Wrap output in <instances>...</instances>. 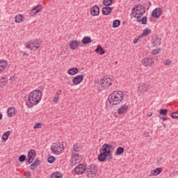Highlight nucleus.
I'll return each instance as SVG.
<instances>
[{"label":"nucleus","mask_w":178,"mask_h":178,"mask_svg":"<svg viewBox=\"0 0 178 178\" xmlns=\"http://www.w3.org/2000/svg\"><path fill=\"white\" fill-rule=\"evenodd\" d=\"M144 13H145V7L143 5H135L131 9V15L136 19V22L142 24H147L148 18L147 16L143 17Z\"/></svg>","instance_id":"nucleus-1"},{"label":"nucleus","mask_w":178,"mask_h":178,"mask_svg":"<svg viewBox=\"0 0 178 178\" xmlns=\"http://www.w3.org/2000/svg\"><path fill=\"white\" fill-rule=\"evenodd\" d=\"M28 102L26 105L29 109H31L34 105H38L42 98V92L40 90H35L29 95Z\"/></svg>","instance_id":"nucleus-2"},{"label":"nucleus","mask_w":178,"mask_h":178,"mask_svg":"<svg viewBox=\"0 0 178 178\" xmlns=\"http://www.w3.org/2000/svg\"><path fill=\"white\" fill-rule=\"evenodd\" d=\"M123 98H124L123 92L117 90L109 95L108 102L111 105L116 106L122 103Z\"/></svg>","instance_id":"nucleus-3"},{"label":"nucleus","mask_w":178,"mask_h":178,"mask_svg":"<svg viewBox=\"0 0 178 178\" xmlns=\"http://www.w3.org/2000/svg\"><path fill=\"white\" fill-rule=\"evenodd\" d=\"M98 172V169L97 168V165L92 164L89 165L88 168H86L85 173L88 178H92L95 177V175Z\"/></svg>","instance_id":"nucleus-4"},{"label":"nucleus","mask_w":178,"mask_h":178,"mask_svg":"<svg viewBox=\"0 0 178 178\" xmlns=\"http://www.w3.org/2000/svg\"><path fill=\"white\" fill-rule=\"evenodd\" d=\"M63 145L60 143H53L51 146V151L54 155H60L61 152H63Z\"/></svg>","instance_id":"nucleus-5"},{"label":"nucleus","mask_w":178,"mask_h":178,"mask_svg":"<svg viewBox=\"0 0 178 178\" xmlns=\"http://www.w3.org/2000/svg\"><path fill=\"white\" fill-rule=\"evenodd\" d=\"M26 47L30 49V51H33H33H36V49L40 48V42L38 40H31L26 43Z\"/></svg>","instance_id":"nucleus-6"},{"label":"nucleus","mask_w":178,"mask_h":178,"mask_svg":"<svg viewBox=\"0 0 178 178\" xmlns=\"http://www.w3.org/2000/svg\"><path fill=\"white\" fill-rule=\"evenodd\" d=\"M111 148H112V145L104 143L102 145V149L100 150V152L109 156L108 161H111V159H112V154H111Z\"/></svg>","instance_id":"nucleus-7"},{"label":"nucleus","mask_w":178,"mask_h":178,"mask_svg":"<svg viewBox=\"0 0 178 178\" xmlns=\"http://www.w3.org/2000/svg\"><path fill=\"white\" fill-rule=\"evenodd\" d=\"M100 86L104 90L112 86V79L111 77L104 78L100 83Z\"/></svg>","instance_id":"nucleus-8"},{"label":"nucleus","mask_w":178,"mask_h":178,"mask_svg":"<svg viewBox=\"0 0 178 178\" xmlns=\"http://www.w3.org/2000/svg\"><path fill=\"white\" fill-rule=\"evenodd\" d=\"M149 86L150 85L148 83H141L138 88V92L139 94H145V92H148Z\"/></svg>","instance_id":"nucleus-9"},{"label":"nucleus","mask_w":178,"mask_h":178,"mask_svg":"<svg viewBox=\"0 0 178 178\" xmlns=\"http://www.w3.org/2000/svg\"><path fill=\"white\" fill-rule=\"evenodd\" d=\"M37 156V153L35 150L31 149L30 151L28 152V163H33L34 159Z\"/></svg>","instance_id":"nucleus-10"},{"label":"nucleus","mask_w":178,"mask_h":178,"mask_svg":"<svg viewBox=\"0 0 178 178\" xmlns=\"http://www.w3.org/2000/svg\"><path fill=\"white\" fill-rule=\"evenodd\" d=\"M142 63L145 67H148V66H152L155 60L152 58H145L142 60Z\"/></svg>","instance_id":"nucleus-11"},{"label":"nucleus","mask_w":178,"mask_h":178,"mask_svg":"<svg viewBox=\"0 0 178 178\" xmlns=\"http://www.w3.org/2000/svg\"><path fill=\"white\" fill-rule=\"evenodd\" d=\"M152 16L154 19H159L162 16V8H156L152 12Z\"/></svg>","instance_id":"nucleus-12"},{"label":"nucleus","mask_w":178,"mask_h":178,"mask_svg":"<svg viewBox=\"0 0 178 178\" xmlns=\"http://www.w3.org/2000/svg\"><path fill=\"white\" fill-rule=\"evenodd\" d=\"M86 165L83 164H79L75 168L74 172L76 175H83L84 172H86Z\"/></svg>","instance_id":"nucleus-13"},{"label":"nucleus","mask_w":178,"mask_h":178,"mask_svg":"<svg viewBox=\"0 0 178 178\" xmlns=\"http://www.w3.org/2000/svg\"><path fill=\"white\" fill-rule=\"evenodd\" d=\"M152 43L153 47H159L162 44V38L158 35L154 36L152 38Z\"/></svg>","instance_id":"nucleus-14"},{"label":"nucleus","mask_w":178,"mask_h":178,"mask_svg":"<svg viewBox=\"0 0 178 178\" xmlns=\"http://www.w3.org/2000/svg\"><path fill=\"white\" fill-rule=\"evenodd\" d=\"M84 80V76L83 74H79L78 76H76L72 79V83L74 86H77L81 83Z\"/></svg>","instance_id":"nucleus-15"},{"label":"nucleus","mask_w":178,"mask_h":178,"mask_svg":"<svg viewBox=\"0 0 178 178\" xmlns=\"http://www.w3.org/2000/svg\"><path fill=\"white\" fill-rule=\"evenodd\" d=\"M128 110L129 106L126 104H124L118 109V115H124Z\"/></svg>","instance_id":"nucleus-16"},{"label":"nucleus","mask_w":178,"mask_h":178,"mask_svg":"<svg viewBox=\"0 0 178 178\" xmlns=\"http://www.w3.org/2000/svg\"><path fill=\"white\" fill-rule=\"evenodd\" d=\"M92 16H98L99 15V7L97 5L92 6L90 9Z\"/></svg>","instance_id":"nucleus-17"},{"label":"nucleus","mask_w":178,"mask_h":178,"mask_svg":"<svg viewBox=\"0 0 178 178\" xmlns=\"http://www.w3.org/2000/svg\"><path fill=\"white\" fill-rule=\"evenodd\" d=\"M161 173H162V168H156L150 172L149 176L152 177L153 176H158V175H161Z\"/></svg>","instance_id":"nucleus-18"},{"label":"nucleus","mask_w":178,"mask_h":178,"mask_svg":"<svg viewBox=\"0 0 178 178\" xmlns=\"http://www.w3.org/2000/svg\"><path fill=\"white\" fill-rule=\"evenodd\" d=\"M79 45H80V42L77 40H72L70 42V49H72V51L76 49Z\"/></svg>","instance_id":"nucleus-19"},{"label":"nucleus","mask_w":178,"mask_h":178,"mask_svg":"<svg viewBox=\"0 0 178 178\" xmlns=\"http://www.w3.org/2000/svg\"><path fill=\"white\" fill-rule=\"evenodd\" d=\"M8 67V61L0 60V72H3Z\"/></svg>","instance_id":"nucleus-20"},{"label":"nucleus","mask_w":178,"mask_h":178,"mask_svg":"<svg viewBox=\"0 0 178 178\" xmlns=\"http://www.w3.org/2000/svg\"><path fill=\"white\" fill-rule=\"evenodd\" d=\"M41 163V161H40V159H36L31 165H30V168L31 170H35V169H37L38 166H40Z\"/></svg>","instance_id":"nucleus-21"},{"label":"nucleus","mask_w":178,"mask_h":178,"mask_svg":"<svg viewBox=\"0 0 178 178\" xmlns=\"http://www.w3.org/2000/svg\"><path fill=\"white\" fill-rule=\"evenodd\" d=\"M67 73L68 74H70V76H74V74H77V73H79V68L77 67L70 68L67 70Z\"/></svg>","instance_id":"nucleus-22"},{"label":"nucleus","mask_w":178,"mask_h":178,"mask_svg":"<svg viewBox=\"0 0 178 178\" xmlns=\"http://www.w3.org/2000/svg\"><path fill=\"white\" fill-rule=\"evenodd\" d=\"M112 13V8L111 7H104L102 8V14L104 15V16H108V15H109V13Z\"/></svg>","instance_id":"nucleus-23"},{"label":"nucleus","mask_w":178,"mask_h":178,"mask_svg":"<svg viewBox=\"0 0 178 178\" xmlns=\"http://www.w3.org/2000/svg\"><path fill=\"white\" fill-rule=\"evenodd\" d=\"M15 23H23V22H24V18L23 17V15L20 14L17 15L15 17Z\"/></svg>","instance_id":"nucleus-24"},{"label":"nucleus","mask_w":178,"mask_h":178,"mask_svg":"<svg viewBox=\"0 0 178 178\" xmlns=\"http://www.w3.org/2000/svg\"><path fill=\"white\" fill-rule=\"evenodd\" d=\"M95 51H96L97 54H99V55H104V54H105V50L104 48H102V47H101L100 44L97 45V47Z\"/></svg>","instance_id":"nucleus-25"},{"label":"nucleus","mask_w":178,"mask_h":178,"mask_svg":"<svg viewBox=\"0 0 178 178\" xmlns=\"http://www.w3.org/2000/svg\"><path fill=\"white\" fill-rule=\"evenodd\" d=\"M7 113L8 118H13V116L16 115V113H15V108L10 107L9 108H8Z\"/></svg>","instance_id":"nucleus-26"},{"label":"nucleus","mask_w":178,"mask_h":178,"mask_svg":"<svg viewBox=\"0 0 178 178\" xmlns=\"http://www.w3.org/2000/svg\"><path fill=\"white\" fill-rule=\"evenodd\" d=\"M91 42H92L91 38L88 36L84 37L81 40L82 44H83L84 45L91 44Z\"/></svg>","instance_id":"nucleus-27"},{"label":"nucleus","mask_w":178,"mask_h":178,"mask_svg":"<svg viewBox=\"0 0 178 178\" xmlns=\"http://www.w3.org/2000/svg\"><path fill=\"white\" fill-rule=\"evenodd\" d=\"M72 162H80L81 157H80V155L79 154H74L72 153Z\"/></svg>","instance_id":"nucleus-28"},{"label":"nucleus","mask_w":178,"mask_h":178,"mask_svg":"<svg viewBox=\"0 0 178 178\" xmlns=\"http://www.w3.org/2000/svg\"><path fill=\"white\" fill-rule=\"evenodd\" d=\"M107 154H105L104 153L100 152V154L98 155V161L99 162H104L105 159H106Z\"/></svg>","instance_id":"nucleus-29"},{"label":"nucleus","mask_w":178,"mask_h":178,"mask_svg":"<svg viewBox=\"0 0 178 178\" xmlns=\"http://www.w3.org/2000/svg\"><path fill=\"white\" fill-rule=\"evenodd\" d=\"M63 177V175L60 172H53L51 175V178H62Z\"/></svg>","instance_id":"nucleus-30"},{"label":"nucleus","mask_w":178,"mask_h":178,"mask_svg":"<svg viewBox=\"0 0 178 178\" xmlns=\"http://www.w3.org/2000/svg\"><path fill=\"white\" fill-rule=\"evenodd\" d=\"M8 84V79L6 77L0 79V87H3Z\"/></svg>","instance_id":"nucleus-31"},{"label":"nucleus","mask_w":178,"mask_h":178,"mask_svg":"<svg viewBox=\"0 0 178 178\" xmlns=\"http://www.w3.org/2000/svg\"><path fill=\"white\" fill-rule=\"evenodd\" d=\"M10 131H7L3 134L2 140H4V142L8 140L9 136H10Z\"/></svg>","instance_id":"nucleus-32"},{"label":"nucleus","mask_w":178,"mask_h":178,"mask_svg":"<svg viewBox=\"0 0 178 178\" xmlns=\"http://www.w3.org/2000/svg\"><path fill=\"white\" fill-rule=\"evenodd\" d=\"M124 152V148L122 147H118L115 152V155H122Z\"/></svg>","instance_id":"nucleus-33"},{"label":"nucleus","mask_w":178,"mask_h":178,"mask_svg":"<svg viewBox=\"0 0 178 178\" xmlns=\"http://www.w3.org/2000/svg\"><path fill=\"white\" fill-rule=\"evenodd\" d=\"M120 26V20L115 19L113 22V29H116Z\"/></svg>","instance_id":"nucleus-34"},{"label":"nucleus","mask_w":178,"mask_h":178,"mask_svg":"<svg viewBox=\"0 0 178 178\" xmlns=\"http://www.w3.org/2000/svg\"><path fill=\"white\" fill-rule=\"evenodd\" d=\"M112 3H113V0H103V5H104V6L106 7L111 6Z\"/></svg>","instance_id":"nucleus-35"},{"label":"nucleus","mask_w":178,"mask_h":178,"mask_svg":"<svg viewBox=\"0 0 178 178\" xmlns=\"http://www.w3.org/2000/svg\"><path fill=\"white\" fill-rule=\"evenodd\" d=\"M151 33V29L146 28L143 32V35H145V37H147V35H148V34Z\"/></svg>","instance_id":"nucleus-36"},{"label":"nucleus","mask_w":178,"mask_h":178,"mask_svg":"<svg viewBox=\"0 0 178 178\" xmlns=\"http://www.w3.org/2000/svg\"><path fill=\"white\" fill-rule=\"evenodd\" d=\"M56 159L55 157H54V156H50L49 157H48L47 159V162L49 163H54L55 162V160Z\"/></svg>","instance_id":"nucleus-37"},{"label":"nucleus","mask_w":178,"mask_h":178,"mask_svg":"<svg viewBox=\"0 0 178 178\" xmlns=\"http://www.w3.org/2000/svg\"><path fill=\"white\" fill-rule=\"evenodd\" d=\"M159 115H163V116H166V115H168V109H160Z\"/></svg>","instance_id":"nucleus-38"},{"label":"nucleus","mask_w":178,"mask_h":178,"mask_svg":"<svg viewBox=\"0 0 178 178\" xmlns=\"http://www.w3.org/2000/svg\"><path fill=\"white\" fill-rule=\"evenodd\" d=\"M160 52H161V48L153 49L152 51V55H158V54H159Z\"/></svg>","instance_id":"nucleus-39"},{"label":"nucleus","mask_w":178,"mask_h":178,"mask_svg":"<svg viewBox=\"0 0 178 178\" xmlns=\"http://www.w3.org/2000/svg\"><path fill=\"white\" fill-rule=\"evenodd\" d=\"M37 13H38V11L36 10L35 8H33L31 10V16H35V15H37Z\"/></svg>","instance_id":"nucleus-40"},{"label":"nucleus","mask_w":178,"mask_h":178,"mask_svg":"<svg viewBox=\"0 0 178 178\" xmlns=\"http://www.w3.org/2000/svg\"><path fill=\"white\" fill-rule=\"evenodd\" d=\"M19 161L20 162H24V161H26V155L22 154V155L19 156Z\"/></svg>","instance_id":"nucleus-41"},{"label":"nucleus","mask_w":178,"mask_h":178,"mask_svg":"<svg viewBox=\"0 0 178 178\" xmlns=\"http://www.w3.org/2000/svg\"><path fill=\"white\" fill-rule=\"evenodd\" d=\"M35 9H36L38 13L41 12V10H42V5L40 4L37 6L36 7H35Z\"/></svg>","instance_id":"nucleus-42"},{"label":"nucleus","mask_w":178,"mask_h":178,"mask_svg":"<svg viewBox=\"0 0 178 178\" xmlns=\"http://www.w3.org/2000/svg\"><path fill=\"white\" fill-rule=\"evenodd\" d=\"M172 119H178V112H173L171 115Z\"/></svg>","instance_id":"nucleus-43"},{"label":"nucleus","mask_w":178,"mask_h":178,"mask_svg":"<svg viewBox=\"0 0 178 178\" xmlns=\"http://www.w3.org/2000/svg\"><path fill=\"white\" fill-rule=\"evenodd\" d=\"M164 64H165L166 66H170V65H172V60H170V59H167V60H165Z\"/></svg>","instance_id":"nucleus-44"},{"label":"nucleus","mask_w":178,"mask_h":178,"mask_svg":"<svg viewBox=\"0 0 178 178\" xmlns=\"http://www.w3.org/2000/svg\"><path fill=\"white\" fill-rule=\"evenodd\" d=\"M41 126H42V124L41 123H36L33 126V129H41Z\"/></svg>","instance_id":"nucleus-45"},{"label":"nucleus","mask_w":178,"mask_h":178,"mask_svg":"<svg viewBox=\"0 0 178 178\" xmlns=\"http://www.w3.org/2000/svg\"><path fill=\"white\" fill-rule=\"evenodd\" d=\"M73 151L74 152H79V145H74Z\"/></svg>","instance_id":"nucleus-46"},{"label":"nucleus","mask_w":178,"mask_h":178,"mask_svg":"<svg viewBox=\"0 0 178 178\" xmlns=\"http://www.w3.org/2000/svg\"><path fill=\"white\" fill-rule=\"evenodd\" d=\"M53 102L54 104H58L59 102V97H56L53 98Z\"/></svg>","instance_id":"nucleus-47"},{"label":"nucleus","mask_w":178,"mask_h":178,"mask_svg":"<svg viewBox=\"0 0 178 178\" xmlns=\"http://www.w3.org/2000/svg\"><path fill=\"white\" fill-rule=\"evenodd\" d=\"M25 177L26 178H31V174L30 173V172H27L25 173Z\"/></svg>","instance_id":"nucleus-48"},{"label":"nucleus","mask_w":178,"mask_h":178,"mask_svg":"<svg viewBox=\"0 0 178 178\" xmlns=\"http://www.w3.org/2000/svg\"><path fill=\"white\" fill-rule=\"evenodd\" d=\"M138 41H140V38H135L133 40V43L134 44H137V42H138Z\"/></svg>","instance_id":"nucleus-49"},{"label":"nucleus","mask_w":178,"mask_h":178,"mask_svg":"<svg viewBox=\"0 0 178 178\" xmlns=\"http://www.w3.org/2000/svg\"><path fill=\"white\" fill-rule=\"evenodd\" d=\"M176 175H178V171H174L170 176V177H173V176H175Z\"/></svg>","instance_id":"nucleus-50"},{"label":"nucleus","mask_w":178,"mask_h":178,"mask_svg":"<svg viewBox=\"0 0 178 178\" xmlns=\"http://www.w3.org/2000/svg\"><path fill=\"white\" fill-rule=\"evenodd\" d=\"M61 94H62V90L58 89V90L56 91V95H60Z\"/></svg>","instance_id":"nucleus-51"},{"label":"nucleus","mask_w":178,"mask_h":178,"mask_svg":"<svg viewBox=\"0 0 178 178\" xmlns=\"http://www.w3.org/2000/svg\"><path fill=\"white\" fill-rule=\"evenodd\" d=\"M9 80H10V83H13V81H15V76H10Z\"/></svg>","instance_id":"nucleus-52"},{"label":"nucleus","mask_w":178,"mask_h":178,"mask_svg":"<svg viewBox=\"0 0 178 178\" xmlns=\"http://www.w3.org/2000/svg\"><path fill=\"white\" fill-rule=\"evenodd\" d=\"M160 119L163 120V122H166V120H168V118L166 117H161Z\"/></svg>","instance_id":"nucleus-53"},{"label":"nucleus","mask_w":178,"mask_h":178,"mask_svg":"<svg viewBox=\"0 0 178 178\" xmlns=\"http://www.w3.org/2000/svg\"><path fill=\"white\" fill-rule=\"evenodd\" d=\"M142 37H145V35H143V33H141L140 35H139L138 37V38H139V40H140V38H142Z\"/></svg>","instance_id":"nucleus-54"},{"label":"nucleus","mask_w":178,"mask_h":178,"mask_svg":"<svg viewBox=\"0 0 178 178\" xmlns=\"http://www.w3.org/2000/svg\"><path fill=\"white\" fill-rule=\"evenodd\" d=\"M23 56H29V54L24 52L23 53Z\"/></svg>","instance_id":"nucleus-55"},{"label":"nucleus","mask_w":178,"mask_h":178,"mask_svg":"<svg viewBox=\"0 0 178 178\" xmlns=\"http://www.w3.org/2000/svg\"><path fill=\"white\" fill-rule=\"evenodd\" d=\"M0 120H2V113H0Z\"/></svg>","instance_id":"nucleus-56"},{"label":"nucleus","mask_w":178,"mask_h":178,"mask_svg":"<svg viewBox=\"0 0 178 178\" xmlns=\"http://www.w3.org/2000/svg\"><path fill=\"white\" fill-rule=\"evenodd\" d=\"M151 116H152V113L148 115V118H151Z\"/></svg>","instance_id":"nucleus-57"}]
</instances>
